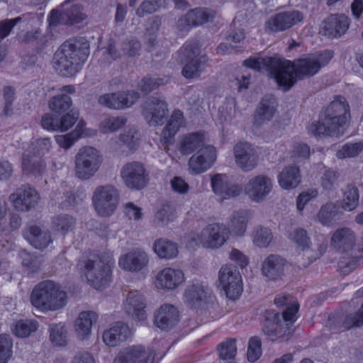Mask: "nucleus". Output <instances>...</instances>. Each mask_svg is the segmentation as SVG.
<instances>
[{
	"instance_id": "obj_26",
	"label": "nucleus",
	"mask_w": 363,
	"mask_h": 363,
	"mask_svg": "<svg viewBox=\"0 0 363 363\" xmlns=\"http://www.w3.org/2000/svg\"><path fill=\"white\" fill-rule=\"evenodd\" d=\"M277 100L272 95L264 96L259 101L253 115V123L259 127L270 121L277 111Z\"/></svg>"
},
{
	"instance_id": "obj_5",
	"label": "nucleus",
	"mask_w": 363,
	"mask_h": 363,
	"mask_svg": "<svg viewBox=\"0 0 363 363\" xmlns=\"http://www.w3.org/2000/svg\"><path fill=\"white\" fill-rule=\"evenodd\" d=\"M331 244L343 253L340 261L345 272L354 269L363 261V237L356 241L354 232L349 228L337 229L331 238Z\"/></svg>"
},
{
	"instance_id": "obj_59",
	"label": "nucleus",
	"mask_w": 363,
	"mask_h": 363,
	"mask_svg": "<svg viewBox=\"0 0 363 363\" xmlns=\"http://www.w3.org/2000/svg\"><path fill=\"white\" fill-rule=\"evenodd\" d=\"M125 123L126 118L123 116L106 118L101 123V130L104 133L114 132L124 125Z\"/></svg>"
},
{
	"instance_id": "obj_35",
	"label": "nucleus",
	"mask_w": 363,
	"mask_h": 363,
	"mask_svg": "<svg viewBox=\"0 0 363 363\" xmlns=\"http://www.w3.org/2000/svg\"><path fill=\"white\" fill-rule=\"evenodd\" d=\"M326 327L334 333H340L350 330L356 325L355 316L350 314H331L328 316Z\"/></svg>"
},
{
	"instance_id": "obj_38",
	"label": "nucleus",
	"mask_w": 363,
	"mask_h": 363,
	"mask_svg": "<svg viewBox=\"0 0 363 363\" xmlns=\"http://www.w3.org/2000/svg\"><path fill=\"white\" fill-rule=\"evenodd\" d=\"M301 177L299 168L295 165H289L279 173L278 181L283 189H294L300 184Z\"/></svg>"
},
{
	"instance_id": "obj_12",
	"label": "nucleus",
	"mask_w": 363,
	"mask_h": 363,
	"mask_svg": "<svg viewBox=\"0 0 363 363\" xmlns=\"http://www.w3.org/2000/svg\"><path fill=\"white\" fill-rule=\"evenodd\" d=\"M121 177L128 188L140 190L145 188L148 182V174L144 165L139 162H131L125 164L121 169Z\"/></svg>"
},
{
	"instance_id": "obj_6",
	"label": "nucleus",
	"mask_w": 363,
	"mask_h": 363,
	"mask_svg": "<svg viewBox=\"0 0 363 363\" xmlns=\"http://www.w3.org/2000/svg\"><path fill=\"white\" fill-rule=\"evenodd\" d=\"M30 300L31 304L42 312L55 311L66 305L67 294L58 284L45 280L33 288Z\"/></svg>"
},
{
	"instance_id": "obj_44",
	"label": "nucleus",
	"mask_w": 363,
	"mask_h": 363,
	"mask_svg": "<svg viewBox=\"0 0 363 363\" xmlns=\"http://www.w3.org/2000/svg\"><path fill=\"white\" fill-rule=\"evenodd\" d=\"M359 194L358 188L354 184L347 185L343 194L341 207L345 211H352L359 206Z\"/></svg>"
},
{
	"instance_id": "obj_62",
	"label": "nucleus",
	"mask_w": 363,
	"mask_h": 363,
	"mask_svg": "<svg viewBox=\"0 0 363 363\" xmlns=\"http://www.w3.org/2000/svg\"><path fill=\"white\" fill-rule=\"evenodd\" d=\"M4 105L2 111V115L9 117L11 116L13 113V102L15 99V89L11 86H6L4 89Z\"/></svg>"
},
{
	"instance_id": "obj_23",
	"label": "nucleus",
	"mask_w": 363,
	"mask_h": 363,
	"mask_svg": "<svg viewBox=\"0 0 363 363\" xmlns=\"http://www.w3.org/2000/svg\"><path fill=\"white\" fill-rule=\"evenodd\" d=\"M350 18L345 14H331L323 21L321 33L329 38L342 37L349 29Z\"/></svg>"
},
{
	"instance_id": "obj_8",
	"label": "nucleus",
	"mask_w": 363,
	"mask_h": 363,
	"mask_svg": "<svg viewBox=\"0 0 363 363\" xmlns=\"http://www.w3.org/2000/svg\"><path fill=\"white\" fill-rule=\"evenodd\" d=\"M84 272L88 282L96 289L106 287L111 280V261L93 256L84 261Z\"/></svg>"
},
{
	"instance_id": "obj_14",
	"label": "nucleus",
	"mask_w": 363,
	"mask_h": 363,
	"mask_svg": "<svg viewBox=\"0 0 363 363\" xmlns=\"http://www.w3.org/2000/svg\"><path fill=\"white\" fill-rule=\"evenodd\" d=\"M216 14V11L208 8L198 7L191 9L178 19L177 28L181 32H188L192 27L213 21Z\"/></svg>"
},
{
	"instance_id": "obj_50",
	"label": "nucleus",
	"mask_w": 363,
	"mask_h": 363,
	"mask_svg": "<svg viewBox=\"0 0 363 363\" xmlns=\"http://www.w3.org/2000/svg\"><path fill=\"white\" fill-rule=\"evenodd\" d=\"M19 256L22 259L23 266L30 272L35 273L40 270L43 262L41 256L29 253L26 250H21Z\"/></svg>"
},
{
	"instance_id": "obj_7",
	"label": "nucleus",
	"mask_w": 363,
	"mask_h": 363,
	"mask_svg": "<svg viewBox=\"0 0 363 363\" xmlns=\"http://www.w3.org/2000/svg\"><path fill=\"white\" fill-rule=\"evenodd\" d=\"M103 158L99 150L91 146L81 147L74 156V175L81 180H89L99 171Z\"/></svg>"
},
{
	"instance_id": "obj_41",
	"label": "nucleus",
	"mask_w": 363,
	"mask_h": 363,
	"mask_svg": "<svg viewBox=\"0 0 363 363\" xmlns=\"http://www.w3.org/2000/svg\"><path fill=\"white\" fill-rule=\"evenodd\" d=\"M45 163L40 157L30 154L25 155L22 169L25 174L35 176L42 175L45 171Z\"/></svg>"
},
{
	"instance_id": "obj_22",
	"label": "nucleus",
	"mask_w": 363,
	"mask_h": 363,
	"mask_svg": "<svg viewBox=\"0 0 363 363\" xmlns=\"http://www.w3.org/2000/svg\"><path fill=\"white\" fill-rule=\"evenodd\" d=\"M272 186V182L269 177L259 174L249 180L245 191L252 201L260 202L271 192Z\"/></svg>"
},
{
	"instance_id": "obj_58",
	"label": "nucleus",
	"mask_w": 363,
	"mask_h": 363,
	"mask_svg": "<svg viewBox=\"0 0 363 363\" xmlns=\"http://www.w3.org/2000/svg\"><path fill=\"white\" fill-rule=\"evenodd\" d=\"M167 79L164 80L157 77H145L138 84V88L145 94H147L160 86L167 84Z\"/></svg>"
},
{
	"instance_id": "obj_2",
	"label": "nucleus",
	"mask_w": 363,
	"mask_h": 363,
	"mask_svg": "<svg viewBox=\"0 0 363 363\" xmlns=\"http://www.w3.org/2000/svg\"><path fill=\"white\" fill-rule=\"evenodd\" d=\"M297 306L289 307L281 315L274 311H267L262 331L267 339L274 343H284L289 341L295 331Z\"/></svg>"
},
{
	"instance_id": "obj_18",
	"label": "nucleus",
	"mask_w": 363,
	"mask_h": 363,
	"mask_svg": "<svg viewBox=\"0 0 363 363\" xmlns=\"http://www.w3.org/2000/svg\"><path fill=\"white\" fill-rule=\"evenodd\" d=\"M234 156L237 165L244 172L253 170L258 164V154L248 143L240 142L234 147Z\"/></svg>"
},
{
	"instance_id": "obj_24",
	"label": "nucleus",
	"mask_w": 363,
	"mask_h": 363,
	"mask_svg": "<svg viewBox=\"0 0 363 363\" xmlns=\"http://www.w3.org/2000/svg\"><path fill=\"white\" fill-rule=\"evenodd\" d=\"M216 159V150L211 145L199 149L189 160V168L195 174H201L209 169Z\"/></svg>"
},
{
	"instance_id": "obj_13",
	"label": "nucleus",
	"mask_w": 363,
	"mask_h": 363,
	"mask_svg": "<svg viewBox=\"0 0 363 363\" xmlns=\"http://www.w3.org/2000/svg\"><path fill=\"white\" fill-rule=\"evenodd\" d=\"M219 280L228 298H239L242 292V284L240 272L235 266L222 267L219 272Z\"/></svg>"
},
{
	"instance_id": "obj_33",
	"label": "nucleus",
	"mask_w": 363,
	"mask_h": 363,
	"mask_svg": "<svg viewBox=\"0 0 363 363\" xmlns=\"http://www.w3.org/2000/svg\"><path fill=\"white\" fill-rule=\"evenodd\" d=\"M252 213L250 210L240 209L234 211L230 216L228 223L227 230H228V235L242 236L246 231Z\"/></svg>"
},
{
	"instance_id": "obj_46",
	"label": "nucleus",
	"mask_w": 363,
	"mask_h": 363,
	"mask_svg": "<svg viewBox=\"0 0 363 363\" xmlns=\"http://www.w3.org/2000/svg\"><path fill=\"white\" fill-rule=\"evenodd\" d=\"M176 218V211L174 206L166 202L162 203L155 212L153 222L156 225H166L173 221Z\"/></svg>"
},
{
	"instance_id": "obj_49",
	"label": "nucleus",
	"mask_w": 363,
	"mask_h": 363,
	"mask_svg": "<svg viewBox=\"0 0 363 363\" xmlns=\"http://www.w3.org/2000/svg\"><path fill=\"white\" fill-rule=\"evenodd\" d=\"M341 177L339 171L325 169L320 177V185L327 191H331L339 187Z\"/></svg>"
},
{
	"instance_id": "obj_27",
	"label": "nucleus",
	"mask_w": 363,
	"mask_h": 363,
	"mask_svg": "<svg viewBox=\"0 0 363 363\" xmlns=\"http://www.w3.org/2000/svg\"><path fill=\"white\" fill-rule=\"evenodd\" d=\"M130 336L131 330L129 326L123 322L118 321L104 332L103 340L106 345L116 347L126 341Z\"/></svg>"
},
{
	"instance_id": "obj_15",
	"label": "nucleus",
	"mask_w": 363,
	"mask_h": 363,
	"mask_svg": "<svg viewBox=\"0 0 363 363\" xmlns=\"http://www.w3.org/2000/svg\"><path fill=\"white\" fill-rule=\"evenodd\" d=\"M143 114L150 125H161L167 121V104L160 98L152 96L144 104Z\"/></svg>"
},
{
	"instance_id": "obj_56",
	"label": "nucleus",
	"mask_w": 363,
	"mask_h": 363,
	"mask_svg": "<svg viewBox=\"0 0 363 363\" xmlns=\"http://www.w3.org/2000/svg\"><path fill=\"white\" fill-rule=\"evenodd\" d=\"M13 340L9 335H0V363H7L13 354Z\"/></svg>"
},
{
	"instance_id": "obj_1",
	"label": "nucleus",
	"mask_w": 363,
	"mask_h": 363,
	"mask_svg": "<svg viewBox=\"0 0 363 363\" xmlns=\"http://www.w3.org/2000/svg\"><path fill=\"white\" fill-rule=\"evenodd\" d=\"M350 117V106L345 98L339 96L325 108L318 121L308 125V133L315 137L342 135L343 126Z\"/></svg>"
},
{
	"instance_id": "obj_43",
	"label": "nucleus",
	"mask_w": 363,
	"mask_h": 363,
	"mask_svg": "<svg viewBox=\"0 0 363 363\" xmlns=\"http://www.w3.org/2000/svg\"><path fill=\"white\" fill-rule=\"evenodd\" d=\"M184 125V118L182 111L175 110L169 120L167 125L162 130V137L167 143L169 138H172L178 132L179 128Z\"/></svg>"
},
{
	"instance_id": "obj_52",
	"label": "nucleus",
	"mask_w": 363,
	"mask_h": 363,
	"mask_svg": "<svg viewBox=\"0 0 363 363\" xmlns=\"http://www.w3.org/2000/svg\"><path fill=\"white\" fill-rule=\"evenodd\" d=\"M72 101L67 94H58L52 97L49 101L50 108L56 113H62L72 106Z\"/></svg>"
},
{
	"instance_id": "obj_4",
	"label": "nucleus",
	"mask_w": 363,
	"mask_h": 363,
	"mask_svg": "<svg viewBox=\"0 0 363 363\" xmlns=\"http://www.w3.org/2000/svg\"><path fill=\"white\" fill-rule=\"evenodd\" d=\"M243 63L246 67L257 71L265 69L284 91H289L296 84L293 78L291 62L279 56L250 57Z\"/></svg>"
},
{
	"instance_id": "obj_30",
	"label": "nucleus",
	"mask_w": 363,
	"mask_h": 363,
	"mask_svg": "<svg viewBox=\"0 0 363 363\" xmlns=\"http://www.w3.org/2000/svg\"><path fill=\"white\" fill-rule=\"evenodd\" d=\"M184 281V274L180 269L164 268L156 277V286L164 289H174Z\"/></svg>"
},
{
	"instance_id": "obj_64",
	"label": "nucleus",
	"mask_w": 363,
	"mask_h": 363,
	"mask_svg": "<svg viewBox=\"0 0 363 363\" xmlns=\"http://www.w3.org/2000/svg\"><path fill=\"white\" fill-rule=\"evenodd\" d=\"M262 354L261 340L258 337L250 338L247 350V359L251 362L257 361Z\"/></svg>"
},
{
	"instance_id": "obj_53",
	"label": "nucleus",
	"mask_w": 363,
	"mask_h": 363,
	"mask_svg": "<svg viewBox=\"0 0 363 363\" xmlns=\"http://www.w3.org/2000/svg\"><path fill=\"white\" fill-rule=\"evenodd\" d=\"M75 223V219L71 216L60 214L52 218V228L65 234L74 228Z\"/></svg>"
},
{
	"instance_id": "obj_51",
	"label": "nucleus",
	"mask_w": 363,
	"mask_h": 363,
	"mask_svg": "<svg viewBox=\"0 0 363 363\" xmlns=\"http://www.w3.org/2000/svg\"><path fill=\"white\" fill-rule=\"evenodd\" d=\"M253 242L259 247H267L273 239V234L269 228L257 226L253 230Z\"/></svg>"
},
{
	"instance_id": "obj_54",
	"label": "nucleus",
	"mask_w": 363,
	"mask_h": 363,
	"mask_svg": "<svg viewBox=\"0 0 363 363\" xmlns=\"http://www.w3.org/2000/svg\"><path fill=\"white\" fill-rule=\"evenodd\" d=\"M50 339L56 345L63 346L67 344V332L62 323L52 324L50 326Z\"/></svg>"
},
{
	"instance_id": "obj_9",
	"label": "nucleus",
	"mask_w": 363,
	"mask_h": 363,
	"mask_svg": "<svg viewBox=\"0 0 363 363\" xmlns=\"http://www.w3.org/2000/svg\"><path fill=\"white\" fill-rule=\"evenodd\" d=\"M333 57V52L324 51L308 55L299 59L296 64L291 62L294 69L293 78L296 82L297 78L303 79L315 75L322 67L328 64Z\"/></svg>"
},
{
	"instance_id": "obj_25",
	"label": "nucleus",
	"mask_w": 363,
	"mask_h": 363,
	"mask_svg": "<svg viewBox=\"0 0 363 363\" xmlns=\"http://www.w3.org/2000/svg\"><path fill=\"white\" fill-rule=\"evenodd\" d=\"M123 308L125 313L136 320L143 321L147 318L145 299L138 291L128 293L123 302Z\"/></svg>"
},
{
	"instance_id": "obj_29",
	"label": "nucleus",
	"mask_w": 363,
	"mask_h": 363,
	"mask_svg": "<svg viewBox=\"0 0 363 363\" xmlns=\"http://www.w3.org/2000/svg\"><path fill=\"white\" fill-rule=\"evenodd\" d=\"M179 321V311L170 304H164L155 313V324L162 330H169Z\"/></svg>"
},
{
	"instance_id": "obj_45",
	"label": "nucleus",
	"mask_w": 363,
	"mask_h": 363,
	"mask_svg": "<svg viewBox=\"0 0 363 363\" xmlns=\"http://www.w3.org/2000/svg\"><path fill=\"white\" fill-rule=\"evenodd\" d=\"M38 328V323L35 320H19L13 323L11 329L12 333L18 337H27L35 332Z\"/></svg>"
},
{
	"instance_id": "obj_20",
	"label": "nucleus",
	"mask_w": 363,
	"mask_h": 363,
	"mask_svg": "<svg viewBox=\"0 0 363 363\" xmlns=\"http://www.w3.org/2000/svg\"><path fill=\"white\" fill-rule=\"evenodd\" d=\"M10 200L13 201L17 210L28 211L38 204L40 195L31 186L23 185L16 193L11 194Z\"/></svg>"
},
{
	"instance_id": "obj_21",
	"label": "nucleus",
	"mask_w": 363,
	"mask_h": 363,
	"mask_svg": "<svg viewBox=\"0 0 363 363\" xmlns=\"http://www.w3.org/2000/svg\"><path fill=\"white\" fill-rule=\"evenodd\" d=\"M154 357L155 354L143 345H133L121 350L113 363H153Z\"/></svg>"
},
{
	"instance_id": "obj_11",
	"label": "nucleus",
	"mask_w": 363,
	"mask_h": 363,
	"mask_svg": "<svg viewBox=\"0 0 363 363\" xmlns=\"http://www.w3.org/2000/svg\"><path fill=\"white\" fill-rule=\"evenodd\" d=\"M60 11L52 10L50 13V23L74 25L81 23L86 18L82 4L66 0L61 4Z\"/></svg>"
},
{
	"instance_id": "obj_60",
	"label": "nucleus",
	"mask_w": 363,
	"mask_h": 363,
	"mask_svg": "<svg viewBox=\"0 0 363 363\" xmlns=\"http://www.w3.org/2000/svg\"><path fill=\"white\" fill-rule=\"evenodd\" d=\"M164 4V0H144L136 11L139 17H143L145 13H152L157 11Z\"/></svg>"
},
{
	"instance_id": "obj_19",
	"label": "nucleus",
	"mask_w": 363,
	"mask_h": 363,
	"mask_svg": "<svg viewBox=\"0 0 363 363\" xmlns=\"http://www.w3.org/2000/svg\"><path fill=\"white\" fill-rule=\"evenodd\" d=\"M228 238V230L223 224L213 223L202 230L200 242L205 247L218 248Z\"/></svg>"
},
{
	"instance_id": "obj_31",
	"label": "nucleus",
	"mask_w": 363,
	"mask_h": 363,
	"mask_svg": "<svg viewBox=\"0 0 363 363\" xmlns=\"http://www.w3.org/2000/svg\"><path fill=\"white\" fill-rule=\"evenodd\" d=\"M148 263L147 255L140 250H135L124 255L119 259V265L131 272L142 270Z\"/></svg>"
},
{
	"instance_id": "obj_16",
	"label": "nucleus",
	"mask_w": 363,
	"mask_h": 363,
	"mask_svg": "<svg viewBox=\"0 0 363 363\" xmlns=\"http://www.w3.org/2000/svg\"><path fill=\"white\" fill-rule=\"evenodd\" d=\"M139 98L140 94L131 90L104 94L99 96L97 101L101 106L112 109H123L131 106Z\"/></svg>"
},
{
	"instance_id": "obj_39",
	"label": "nucleus",
	"mask_w": 363,
	"mask_h": 363,
	"mask_svg": "<svg viewBox=\"0 0 363 363\" xmlns=\"http://www.w3.org/2000/svg\"><path fill=\"white\" fill-rule=\"evenodd\" d=\"M204 138L200 133H192L183 137L179 151L184 155H190L197 149L204 147Z\"/></svg>"
},
{
	"instance_id": "obj_40",
	"label": "nucleus",
	"mask_w": 363,
	"mask_h": 363,
	"mask_svg": "<svg viewBox=\"0 0 363 363\" xmlns=\"http://www.w3.org/2000/svg\"><path fill=\"white\" fill-rule=\"evenodd\" d=\"M342 213L333 203L323 205L317 214L318 221L323 225L329 226L340 220Z\"/></svg>"
},
{
	"instance_id": "obj_10",
	"label": "nucleus",
	"mask_w": 363,
	"mask_h": 363,
	"mask_svg": "<svg viewBox=\"0 0 363 363\" xmlns=\"http://www.w3.org/2000/svg\"><path fill=\"white\" fill-rule=\"evenodd\" d=\"M119 199V191L112 184L97 186L92 195L95 210L102 216H111L116 211Z\"/></svg>"
},
{
	"instance_id": "obj_3",
	"label": "nucleus",
	"mask_w": 363,
	"mask_h": 363,
	"mask_svg": "<svg viewBox=\"0 0 363 363\" xmlns=\"http://www.w3.org/2000/svg\"><path fill=\"white\" fill-rule=\"evenodd\" d=\"M89 43L83 37L65 42L55 55L56 69L63 74H73L86 60Z\"/></svg>"
},
{
	"instance_id": "obj_32",
	"label": "nucleus",
	"mask_w": 363,
	"mask_h": 363,
	"mask_svg": "<svg viewBox=\"0 0 363 363\" xmlns=\"http://www.w3.org/2000/svg\"><path fill=\"white\" fill-rule=\"evenodd\" d=\"M285 259L277 255H269L262 262V273L269 280H277L284 274Z\"/></svg>"
},
{
	"instance_id": "obj_57",
	"label": "nucleus",
	"mask_w": 363,
	"mask_h": 363,
	"mask_svg": "<svg viewBox=\"0 0 363 363\" xmlns=\"http://www.w3.org/2000/svg\"><path fill=\"white\" fill-rule=\"evenodd\" d=\"M363 150V143H348L342 146L337 152V157L340 159L345 157H354L357 156Z\"/></svg>"
},
{
	"instance_id": "obj_47",
	"label": "nucleus",
	"mask_w": 363,
	"mask_h": 363,
	"mask_svg": "<svg viewBox=\"0 0 363 363\" xmlns=\"http://www.w3.org/2000/svg\"><path fill=\"white\" fill-rule=\"evenodd\" d=\"M236 340L229 339L218 346L220 363H235L237 353Z\"/></svg>"
},
{
	"instance_id": "obj_61",
	"label": "nucleus",
	"mask_w": 363,
	"mask_h": 363,
	"mask_svg": "<svg viewBox=\"0 0 363 363\" xmlns=\"http://www.w3.org/2000/svg\"><path fill=\"white\" fill-rule=\"evenodd\" d=\"M32 147L33 155L40 157L50 152L52 142L49 138H41L32 142Z\"/></svg>"
},
{
	"instance_id": "obj_63",
	"label": "nucleus",
	"mask_w": 363,
	"mask_h": 363,
	"mask_svg": "<svg viewBox=\"0 0 363 363\" xmlns=\"http://www.w3.org/2000/svg\"><path fill=\"white\" fill-rule=\"evenodd\" d=\"M184 62L194 60L200 56V48L196 43H186L181 49Z\"/></svg>"
},
{
	"instance_id": "obj_48",
	"label": "nucleus",
	"mask_w": 363,
	"mask_h": 363,
	"mask_svg": "<svg viewBox=\"0 0 363 363\" xmlns=\"http://www.w3.org/2000/svg\"><path fill=\"white\" fill-rule=\"evenodd\" d=\"M207 63V58L203 55L194 60L185 62V65L182 69V74L186 78L198 77L204 70Z\"/></svg>"
},
{
	"instance_id": "obj_34",
	"label": "nucleus",
	"mask_w": 363,
	"mask_h": 363,
	"mask_svg": "<svg viewBox=\"0 0 363 363\" xmlns=\"http://www.w3.org/2000/svg\"><path fill=\"white\" fill-rule=\"evenodd\" d=\"M208 294L206 287L199 283L193 284L186 289L184 300L190 307L197 309L206 304Z\"/></svg>"
},
{
	"instance_id": "obj_37",
	"label": "nucleus",
	"mask_w": 363,
	"mask_h": 363,
	"mask_svg": "<svg viewBox=\"0 0 363 363\" xmlns=\"http://www.w3.org/2000/svg\"><path fill=\"white\" fill-rule=\"evenodd\" d=\"M152 249L160 259H165L176 257L179 252L177 244L164 238L155 240L153 243Z\"/></svg>"
},
{
	"instance_id": "obj_28",
	"label": "nucleus",
	"mask_w": 363,
	"mask_h": 363,
	"mask_svg": "<svg viewBox=\"0 0 363 363\" xmlns=\"http://www.w3.org/2000/svg\"><path fill=\"white\" fill-rule=\"evenodd\" d=\"M211 186L213 192L220 199H228L240 194L242 188L240 185L233 184L225 179V176L216 174L211 178Z\"/></svg>"
},
{
	"instance_id": "obj_36",
	"label": "nucleus",
	"mask_w": 363,
	"mask_h": 363,
	"mask_svg": "<svg viewBox=\"0 0 363 363\" xmlns=\"http://www.w3.org/2000/svg\"><path fill=\"white\" fill-rule=\"evenodd\" d=\"M98 315L94 311L81 312L74 322V329L77 336L84 340L91 333L94 323L97 320Z\"/></svg>"
},
{
	"instance_id": "obj_17",
	"label": "nucleus",
	"mask_w": 363,
	"mask_h": 363,
	"mask_svg": "<svg viewBox=\"0 0 363 363\" xmlns=\"http://www.w3.org/2000/svg\"><path fill=\"white\" fill-rule=\"evenodd\" d=\"M303 13L295 9L279 12L267 21L268 27L273 31L281 32L289 30L303 21Z\"/></svg>"
},
{
	"instance_id": "obj_55",
	"label": "nucleus",
	"mask_w": 363,
	"mask_h": 363,
	"mask_svg": "<svg viewBox=\"0 0 363 363\" xmlns=\"http://www.w3.org/2000/svg\"><path fill=\"white\" fill-rule=\"evenodd\" d=\"M327 248V242L325 241L321 242L318 244L317 248H311L309 247V244H308L306 247H303L301 248L302 250V256L303 257H306L308 259V262L305 264L304 263L303 265L304 267H306L307 265L310 264L311 262H313L314 260L318 259L320 257L323 253L325 252Z\"/></svg>"
},
{
	"instance_id": "obj_42",
	"label": "nucleus",
	"mask_w": 363,
	"mask_h": 363,
	"mask_svg": "<svg viewBox=\"0 0 363 363\" xmlns=\"http://www.w3.org/2000/svg\"><path fill=\"white\" fill-rule=\"evenodd\" d=\"M27 239L37 249H43L52 242L49 231L42 230L38 226L29 227Z\"/></svg>"
}]
</instances>
